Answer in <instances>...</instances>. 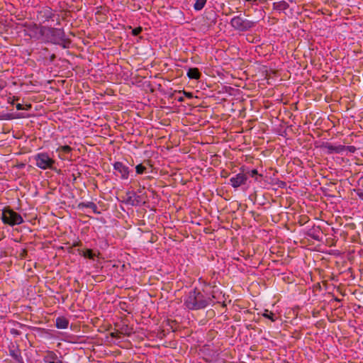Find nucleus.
Masks as SVG:
<instances>
[{
	"label": "nucleus",
	"instance_id": "obj_13",
	"mask_svg": "<svg viewBox=\"0 0 363 363\" xmlns=\"http://www.w3.org/2000/svg\"><path fill=\"white\" fill-rule=\"evenodd\" d=\"M78 208L79 209H82L83 208H91L93 212L96 214H100L101 212L98 211V208L96 206V205L92 202V201H89V202H81L78 204Z\"/></svg>",
	"mask_w": 363,
	"mask_h": 363
},
{
	"label": "nucleus",
	"instance_id": "obj_27",
	"mask_svg": "<svg viewBox=\"0 0 363 363\" xmlns=\"http://www.w3.org/2000/svg\"><path fill=\"white\" fill-rule=\"evenodd\" d=\"M345 150H347L350 152L354 153L357 150V148L354 146H352V145H350V146H345Z\"/></svg>",
	"mask_w": 363,
	"mask_h": 363
},
{
	"label": "nucleus",
	"instance_id": "obj_18",
	"mask_svg": "<svg viewBox=\"0 0 363 363\" xmlns=\"http://www.w3.org/2000/svg\"><path fill=\"white\" fill-rule=\"evenodd\" d=\"M58 359L57 355L53 351L48 350L45 352V354L43 356V362L45 363H48L49 362L55 361Z\"/></svg>",
	"mask_w": 363,
	"mask_h": 363
},
{
	"label": "nucleus",
	"instance_id": "obj_5",
	"mask_svg": "<svg viewBox=\"0 0 363 363\" xmlns=\"http://www.w3.org/2000/svg\"><path fill=\"white\" fill-rule=\"evenodd\" d=\"M49 33L52 38V41L58 45H62L63 48L69 47L71 41L65 38V33L63 29L57 28H50Z\"/></svg>",
	"mask_w": 363,
	"mask_h": 363
},
{
	"label": "nucleus",
	"instance_id": "obj_26",
	"mask_svg": "<svg viewBox=\"0 0 363 363\" xmlns=\"http://www.w3.org/2000/svg\"><path fill=\"white\" fill-rule=\"evenodd\" d=\"M28 255V250L25 248L21 250V252L19 253L18 257L21 259H25Z\"/></svg>",
	"mask_w": 363,
	"mask_h": 363
},
{
	"label": "nucleus",
	"instance_id": "obj_37",
	"mask_svg": "<svg viewBox=\"0 0 363 363\" xmlns=\"http://www.w3.org/2000/svg\"><path fill=\"white\" fill-rule=\"evenodd\" d=\"M31 107H32L31 104H26L24 106V110L28 111V110H30L31 108Z\"/></svg>",
	"mask_w": 363,
	"mask_h": 363
},
{
	"label": "nucleus",
	"instance_id": "obj_4",
	"mask_svg": "<svg viewBox=\"0 0 363 363\" xmlns=\"http://www.w3.org/2000/svg\"><path fill=\"white\" fill-rule=\"evenodd\" d=\"M256 23L255 21L244 18L240 15L233 17L230 21L232 27L241 32L250 30L255 26Z\"/></svg>",
	"mask_w": 363,
	"mask_h": 363
},
{
	"label": "nucleus",
	"instance_id": "obj_8",
	"mask_svg": "<svg viewBox=\"0 0 363 363\" xmlns=\"http://www.w3.org/2000/svg\"><path fill=\"white\" fill-rule=\"evenodd\" d=\"M9 355L15 359L18 363H24L23 359L21 356V350L18 347L14 348V346L9 348Z\"/></svg>",
	"mask_w": 363,
	"mask_h": 363
},
{
	"label": "nucleus",
	"instance_id": "obj_23",
	"mask_svg": "<svg viewBox=\"0 0 363 363\" xmlns=\"http://www.w3.org/2000/svg\"><path fill=\"white\" fill-rule=\"evenodd\" d=\"M20 116H15L12 113H0V121L1 120H12L14 118H20Z\"/></svg>",
	"mask_w": 363,
	"mask_h": 363
},
{
	"label": "nucleus",
	"instance_id": "obj_31",
	"mask_svg": "<svg viewBox=\"0 0 363 363\" xmlns=\"http://www.w3.org/2000/svg\"><path fill=\"white\" fill-rule=\"evenodd\" d=\"M82 246V242L81 240H77L73 242L72 247H81Z\"/></svg>",
	"mask_w": 363,
	"mask_h": 363
},
{
	"label": "nucleus",
	"instance_id": "obj_16",
	"mask_svg": "<svg viewBox=\"0 0 363 363\" xmlns=\"http://www.w3.org/2000/svg\"><path fill=\"white\" fill-rule=\"evenodd\" d=\"M69 325V320L64 316L58 317L56 319L55 326L59 329H66Z\"/></svg>",
	"mask_w": 363,
	"mask_h": 363
},
{
	"label": "nucleus",
	"instance_id": "obj_9",
	"mask_svg": "<svg viewBox=\"0 0 363 363\" xmlns=\"http://www.w3.org/2000/svg\"><path fill=\"white\" fill-rule=\"evenodd\" d=\"M72 148L69 145H62L57 147L56 152L59 153V157L62 160H65L67 155L71 154Z\"/></svg>",
	"mask_w": 363,
	"mask_h": 363
},
{
	"label": "nucleus",
	"instance_id": "obj_43",
	"mask_svg": "<svg viewBox=\"0 0 363 363\" xmlns=\"http://www.w3.org/2000/svg\"><path fill=\"white\" fill-rule=\"evenodd\" d=\"M335 300L336 301H340V299H339V298H336Z\"/></svg>",
	"mask_w": 363,
	"mask_h": 363
},
{
	"label": "nucleus",
	"instance_id": "obj_1",
	"mask_svg": "<svg viewBox=\"0 0 363 363\" xmlns=\"http://www.w3.org/2000/svg\"><path fill=\"white\" fill-rule=\"evenodd\" d=\"M214 294V291H212L211 296H205L199 289L194 288L185 296L184 306L191 311L203 309L211 304L213 298H216Z\"/></svg>",
	"mask_w": 363,
	"mask_h": 363
},
{
	"label": "nucleus",
	"instance_id": "obj_19",
	"mask_svg": "<svg viewBox=\"0 0 363 363\" xmlns=\"http://www.w3.org/2000/svg\"><path fill=\"white\" fill-rule=\"evenodd\" d=\"M79 254L82 256H83L85 258H88L89 259H94L96 257V254L94 252V251L91 249H86L85 250H78Z\"/></svg>",
	"mask_w": 363,
	"mask_h": 363
},
{
	"label": "nucleus",
	"instance_id": "obj_2",
	"mask_svg": "<svg viewBox=\"0 0 363 363\" xmlns=\"http://www.w3.org/2000/svg\"><path fill=\"white\" fill-rule=\"evenodd\" d=\"M1 220L4 224L10 226L20 225L24 221L22 216L11 209L10 206H6L2 210Z\"/></svg>",
	"mask_w": 363,
	"mask_h": 363
},
{
	"label": "nucleus",
	"instance_id": "obj_17",
	"mask_svg": "<svg viewBox=\"0 0 363 363\" xmlns=\"http://www.w3.org/2000/svg\"><path fill=\"white\" fill-rule=\"evenodd\" d=\"M358 197L363 200V177H361L357 181L356 188L354 189Z\"/></svg>",
	"mask_w": 363,
	"mask_h": 363
},
{
	"label": "nucleus",
	"instance_id": "obj_32",
	"mask_svg": "<svg viewBox=\"0 0 363 363\" xmlns=\"http://www.w3.org/2000/svg\"><path fill=\"white\" fill-rule=\"evenodd\" d=\"M245 1H247L249 3H251L252 4V5H258V3L257 1H262L263 0H245Z\"/></svg>",
	"mask_w": 363,
	"mask_h": 363
},
{
	"label": "nucleus",
	"instance_id": "obj_38",
	"mask_svg": "<svg viewBox=\"0 0 363 363\" xmlns=\"http://www.w3.org/2000/svg\"><path fill=\"white\" fill-rule=\"evenodd\" d=\"M128 202L129 203L132 204V205H133V204H134V203H133V201L132 200V198H131L130 196V197H128Z\"/></svg>",
	"mask_w": 363,
	"mask_h": 363
},
{
	"label": "nucleus",
	"instance_id": "obj_24",
	"mask_svg": "<svg viewBox=\"0 0 363 363\" xmlns=\"http://www.w3.org/2000/svg\"><path fill=\"white\" fill-rule=\"evenodd\" d=\"M136 173L138 174H143L146 170V167L143 164H139L135 167Z\"/></svg>",
	"mask_w": 363,
	"mask_h": 363
},
{
	"label": "nucleus",
	"instance_id": "obj_42",
	"mask_svg": "<svg viewBox=\"0 0 363 363\" xmlns=\"http://www.w3.org/2000/svg\"><path fill=\"white\" fill-rule=\"evenodd\" d=\"M57 360L49 362L48 363H55Z\"/></svg>",
	"mask_w": 363,
	"mask_h": 363
},
{
	"label": "nucleus",
	"instance_id": "obj_3",
	"mask_svg": "<svg viewBox=\"0 0 363 363\" xmlns=\"http://www.w3.org/2000/svg\"><path fill=\"white\" fill-rule=\"evenodd\" d=\"M33 159L35 162V165L41 169L57 170L55 167V160L50 157L47 152H39L34 155Z\"/></svg>",
	"mask_w": 363,
	"mask_h": 363
},
{
	"label": "nucleus",
	"instance_id": "obj_44",
	"mask_svg": "<svg viewBox=\"0 0 363 363\" xmlns=\"http://www.w3.org/2000/svg\"><path fill=\"white\" fill-rule=\"evenodd\" d=\"M361 155L363 157V152L361 154Z\"/></svg>",
	"mask_w": 363,
	"mask_h": 363
},
{
	"label": "nucleus",
	"instance_id": "obj_29",
	"mask_svg": "<svg viewBox=\"0 0 363 363\" xmlns=\"http://www.w3.org/2000/svg\"><path fill=\"white\" fill-rule=\"evenodd\" d=\"M179 93H182V91H180ZM182 93L188 99L194 98L193 93H191V92H189V91H186L183 90Z\"/></svg>",
	"mask_w": 363,
	"mask_h": 363
},
{
	"label": "nucleus",
	"instance_id": "obj_41",
	"mask_svg": "<svg viewBox=\"0 0 363 363\" xmlns=\"http://www.w3.org/2000/svg\"><path fill=\"white\" fill-rule=\"evenodd\" d=\"M33 27H34L35 28H38V26H37L36 24H34V25H33Z\"/></svg>",
	"mask_w": 363,
	"mask_h": 363
},
{
	"label": "nucleus",
	"instance_id": "obj_21",
	"mask_svg": "<svg viewBox=\"0 0 363 363\" xmlns=\"http://www.w3.org/2000/svg\"><path fill=\"white\" fill-rule=\"evenodd\" d=\"M207 0H196L194 4V9L196 11H201L205 6Z\"/></svg>",
	"mask_w": 363,
	"mask_h": 363
},
{
	"label": "nucleus",
	"instance_id": "obj_6",
	"mask_svg": "<svg viewBox=\"0 0 363 363\" xmlns=\"http://www.w3.org/2000/svg\"><path fill=\"white\" fill-rule=\"evenodd\" d=\"M247 179L248 177L247 174L240 172L230 179V183L233 188L237 189L240 186L245 184Z\"/></svg>",
	"mask_w": 363,
	"mask_h": 363
},
{
	"label": "nucleus",
	"instance_id": "obj_36",
	"mask_svg": "<svg viewBox=\"0 0 363 363\" xmlns=\"http://www.w3.org/2000/svg\"><path fill=\"white\" fill-rule=\"evenodd\" d=\"M118 333H121V332H118V331H117V332H113V333H111V336L112 337H118Z\"/></svg>",
	"mask_w": 363,
	"mask_h": 363
},
{
	"label": "nucleus",
	"instance_id": "obj_28",
	"mask_svg": "<svg viewBox=\"0 0 363 363\" xmlns=\"http://www.w3.org/2000/svg\"><path fill=\"white\" fill-rule=\"evenodd\" d=\"M18 100H19L18 96H13V97H9L8 102L13 105V104H14L15 101H17Z\"/></svg>",
	"mask_w": 363,
	"mask_h": 363
},
{
	"label": "nucleus",
	"instance_id": "obj_22",
	"mask_svg": "<svg viewBox=\"0 0 363 363\" xmlns=\"http://www.w3.org/2000/svg\"><path fill=\"white\" fill-rule=\"evenodd\" d=\"M262 316L269 319L272 322H274L277 320L275 314L267 309L264 310V313H262Z\"/></svg>",
	"mask_w": 363,
	"mask_h": 363
},
{
	"label": "nucleus",
	"instance_id": "obj_25",
	"mask_svg": "<svg viewBox=\"0 0 363 363\" xmlns=\"http://www.w3.org/2000/svg\"><path fill=\"white\" fill-rule=\"evenodd\" d=\"M142 31H143V29H142L141 27H140V26L137 27V28L133 29L132 35H134V36H137L139 34H140Z\"/></svg>",
	"mask_w": 363,
	"mask_h": 363
},
{
	"label": "nucleus",
	"instance_id": "obj_15",
	"mask_svg": "<svg viewBox=\"0 0 363 363\" xmlns=\"http://www.w3.org/2000/svg\"><path fill=\"white\" fill-rule=\"evenodd\" d=\"M289 4L285 1H280L273 3V9L277 11H284L288 9Z\"/></svg>",
	"mask_w": 363,
	"mask_h": 363
},
{
	"label": "nucleus",
	"instance_id": "obj_11",
	"mask_svg": "<svg viewBox=\"0 0 363 363\" xmlns=\"http://www.w3.org/2000/svg\"><path fill=\"white\" fill-rule=\"evenodd\" d=\"M306 235L308 237H310L317 241H320L321 239V232H320V229L318 227H317V228L313 227L311 229H309L307 231Z\"/></svg>",
	"mask_w": 363,
	"mask_h": 363
},
{
	"label": "nucleus",
	"instance_id": "obj_10",
	"mask_svg": "<svg viewBox=\"0 0 363 363\" xmlns=\"http://www.w3.org/2000/svg\"><path fill=\"white\" fill-rule=\"evenodd\" d=\"M325 147L328 150V154L341 153L345 151V145H342L335 146L330 143H326Z\"/></svg>",
	"mask_w": 363,
	"mask_h": 363
},
{
	"label": "nucleus",
	"instance_id": "obj_12",
	"mask_svg": "<svg viewBox=\"0 0 363 363\" xmlns=\"http://www.w3.org/2000/svg\"><path fill=\"white\" fill-rule=\"evenodd\" d=\"M39 15L45 19V21H49L54 16L53 11L50 7L43 8L39 11Z\"/></svg>",
	"mask_w": 363,
	"mask_h": 363
},
{
	"label": "nucleus",
	"instance_id": "obj_7",
	"mask_svg": "<svg viewBox=\"0 0 363 363\" xmlns=\"http://www.w3.org/2000/svg\"><path fill=\"white\" fill-rule=\"evenodd\" d=\"M114 169L120 174V177L123 179H126L129 177V167L125 166L121 162H116L113 164Z\"/></svg>",
	"mask_w": 363,
	"mask_h": 363
},
{
	"label": "nucleus",
	"instance_id": "obj_34",
	"mask_svg": "<svg viewBox=\"0 0 363 363\" xmlns=\"http://www.w3.org/2000/svg\"><path fill=\"white\" fill-rule=\"evenodd\" d=\"M16 108L17 110H24V106L21 104H17Z\"/></svg>",
	"mask_w": 363,
	"mask_h": 363
},
{
	"label": "nucleus",
	"instance_id": "obj_40",
	"mask_svg": "<svg viewBox=\"0 0 363 363\" xmlns=\"http://www.w3.org/2000/svg\"><path fill=\"white\" fill-rule=\"evenodd\" d=\"M178 101L182 102L184 101V99L183 96H180L177 99Z\"/></svg>",
	"mask_w": 363,
	"mask_h": 363
},
{
	"label": "nucleus",
	"instance_id": "obj_30",
	"mask_svg": "<svg viewBox=\"0 0 363 363\" xmlns=\"http://www.w3.org/2000/svg\"><path fill=\"white\" fill-rule=\"evenodd\" d=\"M203 284H204L205 286H210L212 289H214V288L216 287V284L215 281H213L212 283H207L206 281H203Z\"/></svg>",
	"mask_w": 363,
	"mask_h": 363
},
{
	"label": "nucleus",
	"instance_id": "obj_35",
	"mask_svg": "<svg viewBox=\"0 0 363 363\" xmlns=\"http://www.w3.org/2000/svg\"><path fill=\"white\" fill-rule=\"evenodd\" d=\"M6 86V83L5 82H0V91L3 90Z\"/></svg>",
	"mask_w": 363,
	"mask_h": 363
},
{
	"label": "nucleus",
	"instance_id": "obj_39",
	"mask_svg": "<svg viewBox=\"0 0 363 363\" xmlns=\"http://www.w3.org/2000/svg\"><path fill=\"white\" fill-rule=\"evenodd\" d=\"M56 56L55 54H52L50 57V61L52 62L55 59Z\"/></svg>",
	"mask_w": 363,
	"mask_h": 363
},
{
	"label": "nucleus",
	"instance_id": "obj_14",
	"mask_svg": "<svg viewBox=\"0 0 363 363\" xmlns=\"http://www.w3.org/2000/svg\"><path fill=\"white\" fill-rule=\"evenodd\" d=\"M186 75L191 79H199L201 73L197 67H192L188 69Z\"/></svg>",
	"mask_w": 363,
	"mask_h": 363
},
{
	"label": "nucleus",
	"instance_id": "obj_33",
	"mask_svg": "<svg viewBox=\"0 0 363 363\" xmlns=\"http://www.w3.org/2000/svg\"><path fill=\"white\" fill-rule=\"evenodd\" d=\"M11 333L15 335H19L21 334V333L18 330L14 328L11 330Z\"/></svg>",
	"mask_w": 363,
	"mask_h": 363
},
{
	"label": "nucleus",
	"instance_id": "obj_20",
	"mask_svg": "<svg viewBox=\"0 0 363 363\" xmlns=\"http://www.w3.org/2000/svg\"><path fill=\"white\" fill-rule=\"evenodd\" d=\"M247 174L249 176H250L251 177H255V181H257V182H261L262 179V177H263L262 174H258L257 170L255 169H254L251 171H248L247 172Z\"/></svg>",
	"mask_w": 363,
	"mask_h": 363
}]
</instances>
